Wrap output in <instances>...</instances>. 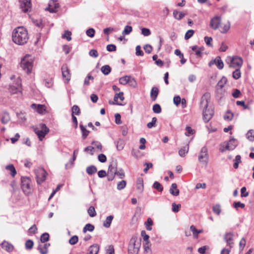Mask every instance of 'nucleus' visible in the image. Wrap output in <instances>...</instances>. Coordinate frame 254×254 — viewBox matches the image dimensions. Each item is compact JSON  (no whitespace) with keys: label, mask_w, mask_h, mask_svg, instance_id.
I'll list each match as a JSON object with an SVG mask.
<instances>
[{"label":"nucleus","mask_w":254,"mask_h":254,"mask_svg":"<svg viewBox=\"0 0 254 254\" xmlns=\"http://www.w3.org/2000/svg\"><path fill=\"white\" fill-rule=\"evenodd\" d=\"M62 76L65 83L68 82L70 79V74L66 64H64L61 68Z\"/></svg>","instance_id":"14"},{"label":"nucleus","mask_w":254,"mask_h":254,"mask_svg":"<svg viewBox=\"0 0 254 254\" xmlns=\"http://www.w3.org/2000/svg\"><path fill=\"white\" fill-rule=\"evenodd\" d=\"M159 93V89L156 87H153L150 92V97L152 101H155Z\"/></svg>","instance_id":"26"},{"label":"nucleus","mask_w":254,"mask_h":254,"mask_svg":"<svg viewBox=\"0 0 254 254\" xmlns=\"http://www.w3.org/2000/svg\"><path fill=\"white\" fill-rule=\"evenodd\" d=\"M106 253L107 254H115L114 248L113 246L110 245L106 249Z\"/></svg>","instance_id":"64"},{"label":"nucleus","mask_w":254,"mask_h":254,"mask_svg":"<svg viewBox=\"0 0 254 254\" xmlns=\"http://www.w3.org/2000/svg\"><path fill=\"white\" fill-rule=\"evenodd\" d=\"M214 113L212 107H209L203 110V119L205 123L208 122L212 118Z\"/></svg>","instance_id":"11"},{"label":"nucleus","mask_w":254,"mask_h":254,"mask_svg":"<svg viewBox=\"0 0 254 254\" xmlns=\"http://www.w3.org/2000/svg\"><path fill=\"white\" fill-rule=\"evenodd\" d=\"M59 7V4L55 3L54 1H51L47 7L45 8L46 10L49 11L51 13H55L57 9Z\"/></svg>","instance_id":"17"},{"label":"nucleus","mask_w":254,"mask_h":254,"mask_svg":"<svg viewBox=\"0 0 254 254\" xmlns=\"http://www.w3.org/2000/svg\"><path fill=\"white\" fill-rule=\"evenodd\" d=\"M246 135H247V138L249 140H250L251 141H254V134H253L252 130H249L248 132H247Z\"/></svg>","instance_id":"58"},{"label":"nucleus","mask_w":254,"mask_h":254,"mask_svg":"<svg viewBox=\"0 0 254 254\" xmlns=\"http://www.w3.org/2000/svg\"><path fill=\"white\" fill-rule=\"evenodd\" d=\"M230 65L229 66L231 67H236L240 68L243 65V59L238 56H234L232 58L230 57Z\"/></svg>","instance_id":"9"},{"label":"nucleus","mask_w":254,"mask_h":254,"mask_svg":"<svg viewBox=\"0 0 254 254\" xmlns=\"http://www.w3.org/2000/svg\"><path fill=\"white\" fill-rule=\"evenodd\" d=\"M119 99H120L122 101L124 100V93L123 92H120L119 93H116L115 95L114 98V102H113L112 104H116L118 105H122V104L121 103H118L117 102Z\"/></svg>","instance_id":"19"},{"label":"nucleus","mask_w":254,"mask_h":254,"mask_svg":"<svg viewBox=\"0 0 254 254\" xmlns=\"http://www.w3.org/2000/svg\"><path fill=\"white\" fill-rule=\"evenodd\" d=\"M227 81V78L223 76L221 79L218 82L217 86L218 87H220V89H222L225 84L226 83Z\"/></svg>","instance_id":"44"},{"label":"nucleus","mask_w":254,"mask_h":254,"mask_svg":"<svg viewBox=\"0 0 254 254\" xmlns=\"http://www.w3.org/2000/svg\"><path fill=\"white\" fill-rule=\"evenodd\" d=\"M157 122V118L156 117H153L152 119V121L151 122H149L147 124V127L148 128H152V127H153L156 123Z\"/></svg>","instance_id":"60"},{"label":"nucleus","mask_w":254,"mask_h":254,"mask_svg":"<svg viewBox=\"0 0 254 254\" xmlns=\"http://www.w3.org/2000/svg\"><path fill=\"white\" fill-rule=\"evenodd\" d=\"M199 162L204 163L207 165L208 162L209 155L208 153V149L206 146L202 147L199 155L198 157Z\"/></svg>","instance_id":"7"},{"label":"nucleus","mask_w":254,"mask_h":254,"mask_svg":"<svg viewBox=\"0 0 254 254\" xmlns=\"http://www.w3.org/2000/svg\"><path fill=\"white\" fill-rule=\"evenodd\" d=\"M80 128L81 129L82 132V137L83 139H85L87 136L88 135L89 131L87 130L84 126L82 124H80L79 125Z\"/></svg>","instance_id":"32"},{"label":"nucleus","mask_w":254,"mask_h":254,"mask_svg":"<svg viewBox=\"0 0 254 254\" xmlns=\"http://www.w3.org/2000/svg\"><path fill=\"white\" fill-rule=\"evenodd\" d=\"M127 185V182L125 180H122L119 182L117 184V189L118 190H122L124 189Z\"/></svg>","instance_id":"49"},{"label":"nucleus","mask_w":254,"mask_h":254,"mask_svg":"<svg viewBox=\"0 0 254 254\" xmlns=\"http://www.w3.org/2000/svg\"><path fill=\"white\" fill-rule=\"evenodd\" d=\"M101 70L104 75H107L111 72V68L109 65H105L102 66Z\"/></svg>","instance_id":"34"},{"label":"nucleus","mask_w":254,"mask_h":254,"mask_svg":"<svg viewBox=\"0 0 254 254\" xmlns=\"http://www.w3.org/2000/svg\"><path fill=\"white\" fill-rule=\"evenodd\" d=\"M211 98L210 94L209 92L205 93L201 97L200 102V108L201 109H206L208 107V104Z\"/></svg>","instance_id":"10"},{"label":"nucleus","mask_w":254,"mask_h":254,"mask_svg":"<svg viewBox=\"0 0 254 254\" xmlns=\"http://www.w3.org/2000/svg\"><path fill=\"white\" fill-rule=\"evenodd\" d=\"M72 116L76 115L78 116L80 114V110L79 107L77 105H73L71 108Z\"/></svg>","instance_id":"41"},{"label":"nucleus","mask_w":254,"mask_h":254,"mask_svg":"<svg viewBox=\"0 0 254 254\" xmlns=\"http://www.w3.org/2000/svg\"><path fill=\"white\" fill-rule=\"evenodd\" d=\"M153 222L152 219L150 218L147 219V221L145 223V227L147 230L150 231L152 230V226L153 225Z\"/></svg>","instance_id":"42"},{"label":"nucleus","mask_w":254,"mask_h":254,"mask_svg":"<svg viewBox=\"0 0 254 254\" xmlns=\"http://www.w3.org/2000/svg\"><path fill=\"white\" fill-rule=\"evenodd\" d=\"M13 41L20 45L26 43L29 39L27 31L23 27H18L15 28L12 35Z\"/></svg>","instance_id":"1"},{"label":"nucleus","mask_w":254,"mask_h":254,"mask_svg":"<svg viewBox=\"0 0 254 254\" xmlns=\"http://www.w3.org/2000/svg\"><path fill=\"white\" fill-rule=\"evenodd\" d=\"M181 207V205L180 204H176L175 203H172V211L174 212H178L180 209Z\"/></svg>","instance_id":"55"},{"label":"nucleus","mask_w":254,"mask_h":254,"mask_svg":"<svg viewBox=\"0 0 254 254\" xmlns=\"http://www.w3.org/2000/svg\"><path fill=\"white\" fill-rule=\"evenodd\" d=\"M233 206L236 209H238L239 207L243 208L245 207V204L240 201H235L233 203Z\"/></svg>","instance_id":"59"},{"label":"nucleus","mask_w":254,"mask_h":254,"mask_svg":"<svg viewBox=\"0 0 254 254\" xmlns=\"http://www.w3.org/2000/svg\"><path fill=\"white\" fill-rule=\"evenodd\" d=\"M33 242L31 240H28L25 243V248L28 250L31 249L33 247Z\"/></svg>","instance_id":"56"},{"label":"nucleus","mask_w":254,"mask_h":254,"mask_svg":"<svg viewBox=\"0 0 254 254\" xmlns=\"http://www.w3.org/2000/svg\"><path fill=\"white\" fill-rule=\"evenodd\" d=\"M117 171V164L116 163H113L111 164L108 167L107 173L116 175Z\"/></svg>","instance_id":"23"},{"label":"nucleus","mask_w":254,"mask_h":254,"mask_svg":"<svg viewBox=\"0 0 254 254\" xmlns=\"http://www.w3.org/2000/svg\"><path fill=\"white\" fill-rule=\"evenodd\" d=\"M234 117L233 113L229 110H228L224 115V118L227 121H231Z\"/></svg>","instance_id":"39"},{"label":"nucleus","mask_w":254,"mask_h":254,"mask_svg":"<svg viewBox=\"0 0 254 254\" xmlns=\"http://www.w3.org/2000/svg\"><path fill=\"white\" fill-rule=\"evenodd\" d=\"M186 130V132H185V135L186 136H190L194 132V130H193L190 127H187Z\"/></svg>","instance_id":"62"},{"label":"nucleus","mask_w":254,"mask_h":254,"mask_svg":"<svg viewBox=\"0 0 254 254\" xmlns=\"http://www.w3.org/2000/svg\"><path fill=\"white\" fill-rule=\"evenodd\" d=\"M35 173L38 184L42 183L47 177V173L42 168H38L35 170Z\"/></svg>","instance_id":"5"},{"label":"nucleus","mask_w":254,"mask_h":254,"mask_svg":"<svg viewBox=\"0 0 254 254\" xmlns=\"http://www.w3.org/2000/svg\"><path fill=\"white\" fill-rule=\"evenodd\" d=\"M153 188L157 190L159 192H162L163 190V187L162 185L157 181L153 183Z\"/></svg>","instance_id":"40"},{"label":"nucleus","mask_w":254,"mask_h":254,"mask_svg":"<svg viewBox=\"0 0 254 254\" xmlns=\"http://www.w3.org/2000/svg\"><path fill=\"white\" fill-rule=\"evenodd\" d=\"M99 250V246L97 244L91 245L88 249L89 254H98Z\"/></svg>","instance_id":"21"},{"label":"nucleus","mask_w":254,"mask_h":254,"mask_svg":"<svg viewBox=\"0 0 254 254\" xmlns=\"http://www.w3.org/2000/svg\"><path fill=\"white\" fill-rule=\"evenodd\" d=\"M37 250L39 251L41 254H47L48 252V250H47L43 245L41 244L38 246Z\"/></svg>","instance_id":"47"},{"label":"nucleus","mask_w":254,"mask_h":254,"mask_svg":"<svg viewBox=\"0 0 254 254\" xmlns=\"http://www.w3.org/2000/svg\"><path fill=\"white\" fill-rule=\"evenodd\" d=\"M31 107L32 109L36 110L38 113L41 114H43L46 110L45 106L43 105L32 104Z\"/></svg>","instance_id":"18"},{"label":"nucleus","mask_w":254,"mask_h":254,"mask_svg":"<svg viewBox=\"0 0 254 254\" xmlns=\"http://www.w3.org/2000/svg\"><path fill=\"white\" fill-rule=\"evenodd\" d=\"M71 32L70 31L65 30L62 37L64 39H66L68 41H70L71 40Z\"/></svg>","instance_id":"43"},{"label":"nucleus","mask_w":254,"mask_h":254,"mask_svg":"<svg viewBox=\"0 0 254 254\" xmlns=\"http://www.w3.org/2000/svg\"><path fill=\"white\" fill-rule=\"evenodd\" d=\"M152 110L154 113L156 114H159L161 112V106L158 104H154L153 106Z\"/></svg>","instance_id":"51"},{"label":"nucleus","mask_w":254,"mask_h":254,"mask_svg":"<svg viewBox=\"0 0 254 254\" xmlns=\"http://www.w3.org/2000/svg\"><path fill=\"white\" fill-rule=\"evenodd\" d=\"M230 22H228V23L223 26L222 30L221 31V32L222 33H225L230 29Z\"/></svg>","instance_id":"63"},{"label":"nucleus","mask_w":254,"mask_h":254,"mask_svg":"<svg viewBox=\"0 0 254 254\" xmlns=\"http://www.w3.org/2000/svg\"><path fill=\"white\" fill-rule=\"evenodd\" d=\"M5 169L10 171V174L12 177H14L16 174V171L12 164H9L5 167Z\"/></svg>","instance_id":"31"},{"label":"nucleus","mask_w":254,"mask_h":254,"mask_svg":"<svg viewBox=\"0 0 254 254\" xmlns=\"http://www.w3.org/2000/svg\"><path fill=\"white\" fill-rule=\"evenodd\" d=\"M40 128H36L34 129V131L39 140L42 141L45 135L49 132V129L44 124L40 125Z\"/></svg>","instance_id":"4"},{"label":"nucleus","mask_w":254,"mask_h":254,"mask_svg":"<svg viewBox=\"0 0 254 254\" xmlns=\"http://www.w3.org/2000/svg\"><path fill=\"white\" fill-rule=\"evenodd\" d=\"M78 241V237L76 235L73 236L69 240V243L71 245L76 244Z\"/></svg>","instance_id":"52"},{"label":"nucleus","mask_w":254,"mask_h":254,"mask_svg":"<svg viewBox=\"0 0 254 254\" xmlns=\"http://www.w3.org/2000/svg\"><path fill=\"white\" fill-rule=\"evenodd\" d=\"M136 189L140 193L142 192L143 191V181L142 178H138L137 180Z\"/></svg>","instance_id":"22"},{"label":"nucleus","mask_w":254,"mask_h":254,"mask_svg":"<svg viewBox=\"0 0 254 254\" xmlns=\"http://www.w3.org/2000/svg\"><path fill=\"white\" fill-rule=\"evenodd\" d=\"M141 239L138 238L136 235L133 236L130 239L128 247V254H137L141 245Z\"/></svg>","instance_id":"2"},{"label":"nucleus","mask_w":254,"mask_h":254,"mask_svg":"<svg viewBox=\"0 0 254 254\" xmlns=\"http://www.w3.org/2000/svg\"><path fill=\"white\" fill-rule=\"evenodd\" d=\"M234 234L231 232L226 233L224 237L225 241L227 243V246L231 248L233 244Z\"/></svg>","instance_id":"15"},{"label":"nucleus","mask_w":254,"mask_h":254,"mask_svg":"<svg viewBox=\"0 0 254 254\" xmlns=\"http://www.w3.org/2000/svg\"><path fill=\"white\" fill-rule=\"evenodd\" d=\"M49 240V235L47 233H43L41 236L40 238V241L42 243H45L47 241H48Z\"/></svg>","instance_id":"50"},{"label":"nucleus","mask_w":254,"mask_h":254,"mask_svg":"<svg viewBox=\"0 0 254 254\" xmlns=\"http://www.w3.org/2000/svg\"><path fill=\"white\" fill-rule=\"evenodd\" d=\"M185 15V14L182 12L178 11L177 10H175L173 11V16L174 18L178 20H181Z\"/></svg>","instance_id":"29"},{"label":"nucleus","mask_w":254,"mask_h":254,"mask_svg":"<svg viewBox=\"0 0 254 254\" xmlns=\"http://www.w3.org/2000/svg\"><path fill=\"white\" fill-rule=\"evenodd\" d=\"M194 31L193 30H189L186 33L185 35V39L186 40H188L190 37H191L194 34Z\"/></svg>","instance_id":"61"},{"label":"nucleus","mask_w":254,"mask_h":254,"mask_svg":"<svg viewBox=\"0 0 254 254\" xmlns=\"http://www.w3.org/2000/svg\"><path fill=\"white\" fill-rule=\"evenodd\" d=\"M191 50L195 52V55L197 56V57H202V52L204 50L203 48H199L195 45L191 47Z\"/></svg>","instance_id":"24"},{"label":"nucleus","mask_w":254,"mask_h":254,"mask_svg":"<svg viewBox=\"0 0 254 254\" xmlns=\"http://www.w3.org/2000/svg\"><path fill=\"white\" fill-rule=\"evenodd\" d=\"M21 188L25 194H28L31 190V180L29 178L22 177L21 178Z\"/></svg>","instance_id":"6"},{"label":"nucleus","mask_w":254,"mask_h":254,"mask_svg":"<svg viewBox=\"0 0 254 254\" xmlns=\"http://www.w3.org/2000/svg\"><path fill=\"white\" fill-rule=\"evenodd\" d=\"M221 23V18L219 16H215L211 18L210 22V26L214 30L217 29Z\"/></svg>","instance_id":"13"},{"label":"nucleus","mask_w":254,"mask_h":254,"mask_svg":"<svg viewBox=\"0 0 254 254\" xmlns=\"http://www.w3.org/2000/svg\"><path fill=\"white\" fill-rule=\"evenodd\" d=\"M95 32V30L91 28L86 30V34L89 37L92 38L94 36Z\"/></svg>","instance_id":"54"},{"label":"nucleus","mask_w":254,"mask_h":254,"mask_svg":"<svg viewBox=\"0 0 254 254\" xmlns=\"http://www.w3.org/2000/svg\"><path fill=\"white\" fill-rule=\"evenodd\" d=\"M132 30V27L130 26L127 25L125 26L124 30L122 32V34L125 36L129 34Z\"/></svg>","instance_id":"48"},{"label":"nucleus","mask_w":254,"mask_h":254,"mask_svg":"<svg viewBox=\"0 0 254 254\" xmlns=\"http://www.w3.org/2000/svg\"><path fill=\"white\" fill-rule=\"evenodd\" d=\"M97 171V168L94 165H91L86 168V172L89 175H92Z\"/></svg>","instance_id":"35"},{"label":"nucleus","mask_w":254,"mask_h":254,"mask_svg":"<svg viewBox=\"0 0 254 254\" xmlns=\"http://www.w3.org/2000/svg\"><path fill=\"white\" fill-rule=\"evenodd\" d=\"M190 230L192 232L193 236L194 238H197L198 234L201 233L202 232V230H197L195 227L193 225H191L190 227Z\"/></svg>","instance_id":"33"},{"label":"nucleus","mask_w":254,"mask_h":254,"mask_svg":"<svg viewBox=\"0 0 254 254\" xmlns=\"http://www.w3.org/2000/svg\"><path fill=\"white\" fill-rule=\"evenodd\" d=\"M1 246L3 249H4L6 251L9 252H12L13 250V245L6 241H4L1 244Z\"/></svg>","instance_id":"25"},{"label":"nucleus","mask_w":254,"mask_h":254,"mask_svg":"<svg viewBox=\"0 0 254 254\" xmlns=\"http://www.w3.org/2000/svg\"><path fill=\"white\" fill-rule=\"evenodd\" d=\"M189 151V146H184L181 148L179 151V154L181 157H184L188 153Z\"/></svg>","instance_id":"37"},{"label":"nucleus","mask_w":254,"mask_h":254,"mask_svg":"<svg viewBox=\"0 0 254 254\" xmlns=\"http://www.w3.org/2000/svg\"><path fill=\"white\" fill-rule=\"evenodd\" d=\"M94 226L92 224L88 223L85 225L83 229V232L86 233L87 231L92 232L94 229Z\"/></svg>","instance_id":"38"},{"label":"nucleus","mask_w":254,"mask_h":254,"mask_svg":"<svg viewBox=\"0 0 254 254\" xmlns=\"http://www.w3.org/2000/svg\"><path fill=\"white\" fill-rule=\"evenodd\" d=\"M212 210L214 213H215L217 215H219L221 212V208L220 205L216 204L214 205L213 207Z\"/></svg>","instance_id":"57"},{"label":"nucleus","mask_w":254,"mask_h":254,"mask_svg":"<svg viewBox=\"0 0 254 254\" xmlns=\"http://www.w3.org/2000/svg\"><path fill=\"white\" fill-rule=\"evenodd\" d=\"M9 91L12 94H15L21 90V86L20 81H17V83L14 85H11L9 87Z\"/></svg>","instance_id":"16"},{"label":"nucleus","mask_w":254,"mask_h":254,"mask_svg":"<svg viewBox=\"0 0 254 254\" xmlns=\"http://www.w3.org/2000/svg\"><path fill=\"white\" fill-rule=\"evenodd\" d=\"M141 235L143 237V240L146 242V244H149V236L146 234L144 230H142L141 232Z\"/></svg>","instance_id":"53"},{"label":"nucleus","mask_w":254,"mask_h":254,"mask_svg":"<svg viewBox=\"0 0 254 254\" xmlns=\"http://www.w3.org/2000/svg\"><path fill=\"white\" fill-rule=\"evenodd\" d=\"M87 212L89 215L91 217H95L97 214L94 207L92 206L89 207Z\"/></svg>","instance_id":"45"},{"label":"nucleus","mask_w":254,"mask_h":254,"mask_svg":"<svg viewBox=\"0 0 254 254\" xmlns=\"http://www.w3.org/2000/svg\"><path fill=\"white\" fill-rule=\"evenodd\" d=\"M21 66L26 73L31 72L33 67V60L30 56H26L21 60Z\"/></svg>","instance_id":"3"},{"label":"nucleus","mask_w":254,"mask_h":254,"mask_svg":"<svg viewBox=\"0 0 254 254\" xmlns=\"http://www.w3.org/2000/svg\"><path fill=\"white\" fill-rule=\"evenodd\" d=\"M10 120L9 114L6 112H3L1 115L0 121L3 124H7Z\"/></svg>","instance_id":"27"},{"label":"nucleus","mask_w":254,"mask_h":254,"mask_svg":"<svg viewBox=\"0 0 254 254\" xmlns=\"http://www.w3.org/2000/svg\"><path fill=\"white\" fill-rule=\"evenodd\" d=\"M19 6L21 10L27 13L31 11L32 9V3L31 0H19Z\"/></svg>","instance_id":"8"},{"label":"nucleus","mask_w":254,"mask_h":254,"mask_svg":"<svg viewBox=\"0 0 254 254\" xmlns=\"http://www.w3.org/2000/svg\"><path fill=\"white\" fill-rule=\"evenodd\" d=\"M130 77V76L126 75L121 77L119 79L120 83L124 85L127 84L129 82Z\"/></svg>","instance_id":"36"},{"label":"nucleus","mask_w":254,"mask_h":254,"mask_svg":"<svg viewBox=\"0 0 254 254\" xmlns=\"http://www.w3.org/2000/svg\"><path fill=\"white\" fill-rule=\"evenodd\" d=\"M241 76V73L239 68H237L233 72V77L235 79H238Z\"/></svg>","instance_id":"46"},{"label":"nucleus","mask_w":254,"mask_h":254,"mask_svg":"<svg viewBox=\"0 0 254 254\" xmlns=\"http://www.w3.org/2000/svg\"><path fill=\"white\" fill-rule=\"evenodd\" d=\"M237 146V140L234 138V137H232L230 139L229 141L228 142L225 148L224 149L220 148V151L222 152H224L225 150H234L236 147Z\"/></svg>","instance_id":"12"},{"label":"nucleus","mask_w":254,"mask_h":254,"mask_svg":"<svg viewBox=\"0 0 254 254\" xmlns=\"http://www.w3.org/2000/svg\"><path fill=\"white\" fill-rule=\"evenodd\" d=\"M215 63L216 66L219 69H222L224 67V64L220 57L218 56L215 58Z\"/></svg>","instance_id":"30"},{"label":"nucleus","mask_w":254,"mask_h":254,"mask_svg":"<svg viewBox=\"0 0 254 254\" xmlns=\"http://www.w3.org/2000/svg\"><path fill=\"white\" fill-rule=\"evenodd\" d=\"M114 216L113 215H110L107 217L106 220L103 222V226L105 228H108L110 227L111 224L113 221Z\"/></svg>","instance_id":"28"},{"label":"nucleus","mask_w":254,"mask_h":254,"mask_svg":"<svg viewBox=\"0 0 254 254\" xmlns=\"http://www.w3.org/2000/svg\"><path fill=\"white\" fill-rule=\"evenodd\" d=\"M170 193L174 196H178L179 194L180 190L177 188L176 183H173L169 190Z\"/></svg>","instance_id":"20"}]
</instances>
